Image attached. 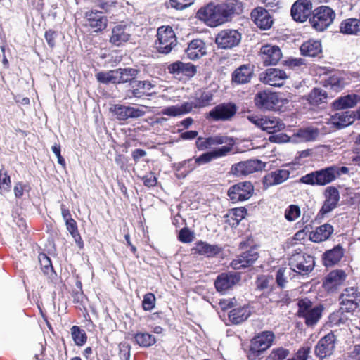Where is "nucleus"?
<instances>
[{
    "mask_svg": "<svg viewBox=\"0 0 360 360\" xmlns=\"http://www.w3.org/2000/svg\"><path fill=\"white\" fill-rule=\"evenodd\" d=\"M235 12L233 4H223L215 5L208 4L205 6L198 10L197 18L204 22L210 21V22H224L228 21Z\"/></svg>",
    "mask_w": 360,
    "mask_h": 360,
    "instance_id": "1",
    "label": "nucleus"
},
{
    "mask_svg": "<svg viewBox=\"0 0 360 360\" xmlns=\"http://www.w3.org/2000/svg\"><path fill=\"white\" fill-rule=\"evenodd\" d=\"M297 306V316L304 319L307 326L312 328L317 324L322 316V305H314L309 299L304 298L298 301Z\"/></svg>",
    "mask_w": 360,
    "mask_h": 360,
    "instance_id": "2",
    "label": "nucleus"
},
{
    "mask_svg": "<svg viewBox=\"0 0 360 360\" xmlns=\"http://www.w3.org/2000/svg\"><path fill=\"white\" fill-rule=\"evenodd\" d=\"M275 338L271 331H264L255 337L250 343L248 357L250 360H255L272 345Z\"/></svg>",
    "mask_w": 360,
    "mask_h": 360,
    "instance_id": "3",
    "label": "nucleus"
},
{
    "mask_svg": "<svg viewBox=\"0 0 360 360\" xmlns=\"http://www.w3.org/2000/svg\"><path fill=\"white\" fill-rule=\"evenodd\" d=\"M290 269L301 275L310 273L314 268V258L306 253L295 252L289 259Z\"/></svg>",
    "mask_w": 360,
    "mask_h": 360,
    "instance_id": "4",
    "label": "nucleus"
},
{
    "mask_svg": "<svg viewBox=\"0 0 360 360\" xmlns=\"http://www.w3.org/2000/svg\"><path fill=\"white\" fill-rule=\"evenodd\" d=\"M335 170L328 167L307 174L300 179V182L312 186H325L335 180Z\"/></svg>",
    "mask_w": 360,
    "mask_h": 360,
    "instance_id": "5",
    "label": "nucleus"
},
{
    "mask_svg": "<svg viewBox=\"0 0 360 360\" xmlns=\"http://www.w3.org/2000/svg\"><path fill=\"white\" fill-rule=\"evenodd\" d=\"M248 119L256 127L269 134L280 131L285 128V124L279 119L274 117L249 115Z\"/></svg>",
    "mask_w": 360,
    "mask_h": 360,
    "instance_id": "6",
    "label": "nucleus"
},
{
    "mask_svg": "<svg viewBox=\"0 0 360 360\" xmlns=\"http://www.w3.org/2000/svg\"><path fill=\"white\" fill-rule=\"evenodd\" d=\"M312 8L311 0H297L291 6L290 14L297 22H305L313 15Z\"/></svg>",
    "mask_w": 360,
    "mask_h": 360,
    "instance_id": "7",
    "label": "nucleus"
},
{
    "mask_svg": "<svg viewBox=\"0 0 360 360\" xmlns=\"http://www.w3.org/2000/svg\"><path fill=\"white\" fill-rule=\"evenodd\" d=\"M253 191L254 188L250 182H239L229 188L228 195L233 202H237L249 199L252 196Z\"/></svg>",
    "mask_w": 360,
    "mask_h": 360,
    "instance_id": "8",
    "label": "nucleus"
},
{
    "mask_svg": "<svg viewBox=\"0 0 360 360\" xmlns=\"http://www.w3.org/2000/svg\"><path fill=\"white\" fill-rule=\"evenodd\" d=\"M176 45V38L169 26L159 27V53H169Z\"/></svg>",
    "mask_w": 360,
    "mask_h": 360,
    "instance_id": "9",
    "label": "nucleus"
},
{
    "mask_svg": "<svg viewBox=\"0 0 360 360\" xmlns=\"http://www.w3.org/2000/svg\"><path fill=\"white\" fill-rule=\"evenodd\" d=\"M264 167V164L257 160H248L233 165L231 167V172L237 176H247L255 172L262 170Z\"/></svg>",
    "mask_w": 360,
    "mask_h": 360,
    "instance_id": "10",
    "label": "nucleus"
},
{
    "mask_svg": "<svg viewBox=\"0 0 360 360\" xmlns=\"http://www.w3.org/2000/svg\"><path fill=\"white\" fill-rule=\"evenodd\" d=\"M241 40V34L236 30H226L220 32L215 42L221 49H231L237 46Z\"/></svg>",
    "mask_w": 360,
    "mask_h": 360,
    "instance_id": "11",
    "label": "nucleus"
},
{
    "mask_svg": "<svg viewBox=\"0 0 360 360\" xmlns=\"http://www.w3.org/2000/svg\"><path fill=\"white\" fill-rule=\"evenodd\" d=\"M335 341L336 338L333 333L325 335L315 347L314 352L316 355L320 359L330 356L333 353Z\"/></svg>",
    "mask_w": 360,
    "mask_h": 360,
    "instance_id": "12",
    "label": "nucleus"
},
{
    "mask_svg": "<svg viewBox=\"0 0 360 360\" xmlns=\"http://www.w3.org/2000/svg\"><path fill=\"white\" fill-rule=\"evenodd\" d=\"M287 78L285 72L278 68H269L260 75L261 81L273 86H281Z\"/></svg>",
    "mask_w": 360,
    "mask_h": 360,
    "instance_id": "13",
    "label": "nucleus"
},
{
    "mask_svg": "<svg viewBox=\"0 0 360 360\" xmlns=\"http://www.w3.org/2000/svg\"><path fill=\"white\" fill-rule=\"evenodd\" d=\"M240 281V276L238 273H222L217 276L214 285L218 292H224L233 288Z\"/></svg>",
    "mask_w": 360,
    "mask_h": 360,
    "instance_id": "14",
    "label": "nucleus"
},
{
    "mask_svg": "<svg viewBox=\"0 0 360 360\" xmlns=\"http://www.w3.org/2000/svg\"><path fill=\"white\" fill-rule=\"evenodd\" d=\"M237 108L234 104L224 103L215 106L209 112V117L214 121L229 120L236 113Z\"/></svg>",
    "mask_w": 360,
    "mask_h": 360,
    "instance_id": "15",
    "label": "nucleus"
},
{
    "mask_svg": "<svg viewBox=\"0 0 360 360\" xmlns=\"http://www.w3.org/2000/svg\"><path fill=\"white\" fill-rule=\"evenodd\" d=\"M260 57L265 66L276 65L282 57V52L277 46L266 44L261 47Z\"/></svg>",
    "mask_w": 360,
    "mask_h": 360,
    "instance_id": "16",
    "label": "nucleus"
},
{
    "mask_svg": "<svg viewBox=\"0 0 360 360\" xmlns=\"http://www.w3.org/2000/svg\"><path fill=\"white\" fill-rule=\"evenodd\" d=\"M259 257L258 252L255 248L243 252L231 262V266L235 269H240L251 266Z\"/></svg>",
    "mask_w": 360,
    "mask_h": 360,
    "instance_id": "17",
    "label": "nucleus"
},
{
    "mask_svg": "<svg viewBox=\"0 0 360 360\" xmlns=\"http://www.w3.org/2000/svg\"><path fill=\"white\" fill-rule=\"evenodd\" d=\"M326 200L320 210L322 215L329 213L334 210L339 202L340 194L338 190L333 186L328 187L325 191Z\"/></svg>",
    "mask_w": 360,
    "mask_h": 360,
    "instance_id": "18",
    "label": "nucleus"
},
{
    "mask_svg": "<svg viewBox=\"0 0 360 360\" xmlns=\"http://www.w3.org/2000/svg\"><path fill=\"white\" fill-rule=\"evenodd\" d=\"M255 102L257 106L265 110L274 109L278 103V96L276 94L261 91L257 94L255 98Z\"/></svg>",
    "mask_w": 360,
    "mask_h": 360,
    "instance_id": "19",
    "label": "nucleus"
},
{
    "mask_svg": "<svg viewBox=\"0 0 360 360\" xmlns=\"http://www.w3.org/2000/svg\"><path fill=\"white\" fill-rule=\"evenodd\" d=\"M290 172L286 169H279L266 174L263 179L264 186L266 188L281 184L289 179Z\"/></svg>",
    "mask_w": 360,
    "mask_h": 360,
    "instance_id": "20",
    "label": "nucleus"
},
{
    "mask_svg": "<svg viewBox=\"0 0 360 360\" xmlns=\"http://www.w3.org/2000/svg\"><path fill=\"white\" fill-rule=\"evenodd\" d=\"M185 51L189 59L195 60L207 54V47L202 40L197 39L188 44Z\"/></svg>",
    "mask_w": 360,
    "mask_h": 360,
    "instance_id": "21",
    "label": "nucleus"
},
{
    "mask_svg": "<svg viewBox=\"0 0 360 360\" xmlns=\"http://www.w3.org/2000/svg\"><path fill=\"white\" fill-rule=\"evenodd\" d=\"M253 68L250 65H243L236 69L232 74V82L238 84H247L253 75Z\"/></svg>",
    "mask_w": 360,
    "mask_h": 360,
    "instance_id": "22",
    "label": "nucleus"
},
{
    "mask_svg": "<svg viewBox=\"0 0 360 360\" xmlns=\"http://www.w3.org/2000/svg\"><path fill=\"white\" fill-rule=\"evenodd\" d=\"M231 151V146H222L214 150L203 153L197 158L195 162L198 165L206 164L214 159L226 156Z\"/></svg>",
    "mask_w": 360,
    "mask_h": 360,
    "instance_id": "23",
    "label": "nucleus"
},
{
    "mask_svg": "<svg viewBox=\"0 0 360 360\" xmlns=\"http://www.w3.org/2000/svg\"><path fill=\"white\" fill-rule=\"evenodd\" d=\"M344 255V250L340 245H338L333 249L327 250L323 255V262L326 267L337 264Z\"/></svg>",
    "mask_w": 360,
    "mask_h": 360,
    "instance_id": "24",
    "label": "nucleus"
},
{
    "mask_svg": "<svg viewBox=\"0 0 360 360\" xmlns=\"http://www.w3.org/2000/svg\"><path fill=\"white\" fill-rule=\"evenodd\" d=\"M335 17V11L328 6H321L313 11V22L311 19L309 22H317L323 21L333 22Z\"/></svg>",
    "mask_w": 360,
    "mask_h": 360,
    "instance_id": "25",
    "label": "nucleus"
},
{
    "mask_svg": "<svg viewBox=\"0 0 360 360\" xmlns=\"http://www.w3.org/2000/svg\"><path fill=\"white\" fill-rule=\"evenodd\" d=\"M333 233V227L329 224H324L310 233L309 238L314 243L326 240Z\"/></svg>",
    "mask_w": 360,
    "mask_h": 360,
    "instance_id": "26",
    "label": "nucleus"
},
{
    "mask_svg": "<svg viewBox=\"0 0 360 360\" xmlns=\"http://www.w3.org/2000/svg\"><path fill=\"white\" fill-rule=\"evenodd\" d=\"M360 101V96L356 94H348L340 96L333 103L334 109L339 110L346 108H352L357 105Z\"/></svg>",
    "mask_w": 360,
    "mask_h": 360,
    "instance_id": "27",
    "label": "nucleus"
},
{
    "mask_svg": "<svg viewBox=\"0 0 360 360\" xmlns=\"http://www.w3.org/2000/svg\"><path fill=\"white\" fill-rule=\"evenodd\" d=\"M346 274L341 269L331 271L326 276L323 286L328 290H331L343 283L346 279Z\"/></svg>",
    "mask_w": 360,
    "mask_h": 360,
    "instance_id": "28",
    "label": "nucleus"
},
{
    "mask_svg": "<svg viewBox=\"0 0 360 360\" xmlns=\"http://www.w3.org/2000/svg\"><path fill=\"white\" fill-rule=\"evenodd\" d=\"M347 84L346 79L341 73H335L329 76L323 82L324 87L335 92L340 91Z\"/></svg>",
    "mask_w": 360,
    "mask_h": 360,
    "instance_id": "29",
    "label": "nucleus"
},
{
    "mask_svg": "<svg viewBox=\"0 0 360 360\" xmlns=\"http://www.w3.org/2000/svg\"><path fill=\"white\" fill-rule=\"evenodd\" d=\"M153 87V85L148 81H134L131 84V89L129 91L131 95L129 97L141 98L144 96L150 94V91Z\"/></svg>",
    "mask_w": 360,
    "mask_h": 360,
    "instance_id": "30",
    "label": "nucleus"
},
{
    "mask_svg": "<svg viewBox=\"0 0 360 360\" xmlns=\"http://www.w3.org/2000/svg\"><path fill=\"white\" fill-rule=\"evenodd\" d=\"M195 108V102H185L181 105H174L166 108L162 110V113L169 116H178L190 112Z\"/></svg>",
    "mask_w": 360,
    "mask_h": 360,
    "instance_id": "31",
    "label": "nucleus"
},
{
    "mask_svg": "<svg viewBox=\"0 0 360 360\" xmlns=\"http://www.w3.org/2000/svg\"><path fill=\"white\" fill-rule=\"evenodd\" d=\"M354 121V115L348 111L335 113L331 117V123L338 129L350 125Z\"/></svg>",
    "mask_w": 360,
    "mask_h": 360,
    "instance_id": "32",
    "label": "nucleus"
},
{
    "mask_svg": "<svg viewBox=\"0 0 360 360\" xmlns=\"http://www.w3.org/2000/svg\"><path fill=\"white\" fill-rule=\"evenodd\" d=\"M126 25L119 24L112 29V36L110 39V41L112 44L118 46L129 39L130 34L126 32Z\"/></svg>",
    "mask_w": 360,
    "mask_h": 360,
    "instance_id": "33",
    "label": "nucleus"
},
{
    "mask_svg": "<svg viewBox=\"0 0 360 360\" xmlns=\"http://www.w3.org/2000/svg\"><path fill=\"white\" fill-rule=\"evenodd\" d=\"M195 252L206 257H214L221 251V248L217 245H210L207 243L200 241L195 244L193 249Z\"/></svg>",
    "mask_w": 360,
    "mask_h": 360,
    "instance_id": "34",
    "label": "nucleus"
},
{
    "mask_svg": "<svg viewBox=\"0 0 360 360\" xmlns=\"http://www.w3.org/2000/svg\"><path fill=\"white\" fill-rule=\"evenodd\" d=\"M250 316L248 306L232 309L229 314V319L233 324H240Z\"/></svg>",
    "mask_w": 360,
    "mask_h": 360,
    "instance_id": "35",
    "label": "nucleus"
},
{
    "mask_svg": "<svg viewBox=\"0 0 360 360\" xmlns=\"http://www.w3.org/2000/svg\"><path fill=\"white\" fill-rule=\"evenodd\" d=\"M300 51L304 56H317L321 52V43L319 41L309 40L302 44Z\"/></svg>",
    "mask_w": 360,
    "mask_h": 360,
    "instance_id": "36",
    "label": "nucleus"
},
{
    "mask_svg": "<svg viewBox=\"0 0 360 360\" xmlns=\"http://www.w3.org/2000/svg\"><path fill=\"white\" fill-rule=\"evenodd\" d=\"M117 84L131 82L139 73V70L132 68H117Z\"/></svg>",
    "mask_w": 360,
    "mask_h": 360,
    "instance_id": "37",
    "label": "nucleus"
},
{
    "mask_svg": "<svg viewBox=\"0 0 360 360\" xmlns=\"http://www.w3.org/2000/svg\"><path fill=\"white\" fill-rule=\"evenodd\" d=\"M134 342L142 347H148L156 342L155 337L147 332H138L132 334Z\"/></svg>",
    "mask_w": 360,
    "mask_h": 360,
    "instance_id": "38",
    "label": "nucleus"
},
{
    "mask_svg": "<svg viewBox=\"0 0 360 360\" xmlns=\"http://www.w3.org/2000/svg\"><path fill=\"white\" fill-rule=\"evenodd\" d=\"M253 22H274L269 11L262 6L254 8L250 13Z\"/></svg>",
    "mask_w": 360,
    "mask_h": 360,
    "instance_id": "39",
    "label": "nucleus"
},
{
    "mask_svg": "<svg viewBox=\"0 0 360 360\" xmlns=\"http://www.w3.org/2000/svg\"><path fill=\"white\" fill-rule=\"evenodd\" d=\"M38 259L41 266V269L45 275L49 277H53V274L56 275L51 260L46 254L44 252L39 253Z\"/></svg>",
    "mask_w": 360,
    "mask_h": 360,
    "instance_id": "40",
    "label": "nucleus"
},
{
    "mask_svg": "<svg viewBox=\"0 0 360 360\" xmlns=\"http://www.w3.org/2000/svg\"><path fill=\"white\" fill-rule=\"evenodd\" d=\"M71 336L77 346H83L87 341L86 332L77 326H73L71 329Z\"/></svg>",
    "mask_w": 360,
    "mask_h": 360,
    "instance_id": "41",
    "label": "nucleus"
},
{
    "mask_svg": "<svg viewBox=\"0 0 360 360\" xmlns=\"http://www.w3.org/2000/svg\"><path fill=\"white\" fill-rule=\"evenodd\" d=\"M319 135V131L314 127H307L300 129L297 133V136L302 141H310L315 140Z\"/></svg>",
    "mask_w": 360,
    "mask_h": 360,
    "instance_id": "42",
    "label": "nucleus"
},
{
    "mask_svg": "<svg viewBox=\"0 0 360 360\" xmlns=\"http://www.w3.org/2000/svg\"><path fill=\"white\" fill-rule=\"evenodd\" d=\"M327 98L328 94L326 91L321 89H314L309 95V101L313 105L326 103Z\"/></svg>",
    "mask_w": 360,
    "mask_h": 360,
    "instance_id": "43",
    "label": "nucleus"
},
{
    "mask_svg": "<svg viewBox=\"0 0 360 360\" xmlns=\"http://www.w3.org/2000/svg\"><path fill=\"white\" fill-rule=\"evenodd\" d=\"M116 70H109L108 72H100L96 75L97 80L103 84H117Z\"/></svg>",
    "mask_w": 360,
    "mask_h": 360,
    "instance_id": "44",
    "label": "nucleus"
},
{
    "mask_svg": "<svg viewBox=\"0 0 360 360\" xmlns=\"http://www.w3.org/2000/svg\"><path fill=\"white\" fill-rule=\"evenodd\" d=\"M209 142L210 148L213 146L226 144V146H231L232 148V146L235 143L234 139L233 138L221 134L209 136Z\"/></svg>",
    "mask_w": 360,
    "mask_h": 360,
    "instance_id": "45",
    "label": "nucleus"
},
{
    "mask_svg": "<svg viewBox=\"0 0 360 360\" xmlns=\"http://www.w3.org/2000/svg\"><path fill=\"white\" fill-rule=\"evenodd\" d=\"M112 113L115 115L117 120L120 121H125L129 119V107L120 104H115L110 108Z\"/></svg>",
    "mask_w": 360,
    "mask_h": 360,
    "instance_id": "46",
    "label": "nucleus"
},
{
    "mask_svg": "<svg viewBox=\"0 0 360 360\" xmlns=\"http://www.w3.org/2000/svg\"><path fill=\"white\" fill-rule=\"evenodd\" d=\"M348 319L347 314L339 309L329 316V323L332 326H338L345 323Z\"/></svg>",
    "mask_w": 360,
    "mask_h": 360,
    "instance_id": "47",
    "label": "nucleus"
},
{
    "mask_svg": "<svg viewBox=\"0 0 360 360\" xmlns=\"http://www.w3.org/2000/svg\"><path fill=\"white\" fill-rule=\"evenodd\" d=\"M85 18L90 22H106L108 18L104 13L98 10H90L85 13Z\"/></svg>",
    "mask_w": 360,
    "mask_h": 360,
    "instance_id": "48",
    "label": "nucleus"
},
{
    "mask_svg": "<svg viewBox=\"0 0 360 360\" xmlns=\"http://www.w3.org/2000/svg\"><path fill=\"white\" fill-rule=\"evenodd\" d=\"M290 354L288 349L280 347L271 350L267 360H284Z\"/></svg>",
    "mask_w": 360,
    "mask_h": 360,
    "instance_id": "49",
    "label": "nucleus"
},
{
    "mask_svg": "<svg viewBox=\"0 0 360 360\" xmlns=\"http://www.w3.org/2000/svg\"><path fill=\"white\" fill-rule=\"evenodd\" d=\"M11 181L8 172L3 167L0 169V189L5 192L10 191Z\"/></svg>",
    "mask_w": 360,
    "mask_h": 360,
    "instance_id": "50",
    "label": "nucleus"
},
{
    "mask_svg": "<svg viewBox=\"0 0 360 360\" xmlns=\"http://www.w3.org/2000/svg\"><path fill=\"white\" fill-rule=\"evenodd\" d=\"M339 299L352 300L353 301L358 302L360 300V292H359L357 289L354 287L347 288L341 293Z\"/></svg>",
    "mask_w": 360,
    "mask_h": 360,
    "instance_id": "51",
    "label": "nucleus"
},
{
    "mask_svg": "<svg viewBox=\"0 0 360 360\" xmlns=\"http://www.w3.org/2000/svg\"><path fill=\"white\" fill-rule=\"evenodd\" d=\"M290 270V269H288L287 268H280L277 271L276 281L278 285L281 288H284L285 286Z\"/></svg>",
    "mask_w": 360,
    "mask_h": 360,
    "instance_id": "52",
    "label": "nucleus"
},
{
    "mask_svg": "<svg viewBox=\"0 0 360 360\" xmlns=\"http://www.w3.org/2000/svg\"><path fill=\"white\" fill-rule=\"evenodd\" d=\"M340 300V309L346 314L352 313L358 307V302L352 300Z\"/></svg>",
    "mask_w": 360,
    "mask_h": 360,
    "instance_id": "53",
    "label": "nucleus"
},
{
    "mask_svg": "<svg viewBox=\"0 0 360 360\" xmlns=\"http://www.w3.org/2000/svg\"><path fill=\"white\" fill-rule=\"evenodd\" d=\"M300 216V209L295 205H290L285 212V217L289 221L296 220Z\"/></svg>",
    "mask_w": 360,
    "mask_h": 360,
    "instance_id": "54",
    "label": "nucleus"
},
{
    "mask_svg": "<svg viewBox=\"0 0 360 360\" xmlns=\"http://www.w3.org/2000/svg\"><path fill=\"white\" fill-rule=\"evenodd\" d=\"M213 96L210 92H202L195 102V108H202L208 105L212 101Z\"/></svg>",
    "mask_w": 360,
    "mask_h": 360,
    "instance_id": "55",
    "label": "nucleus"
},
{
    "mask_svg": "<svg viewBox=\"0 0 360 360\" xmlns=\"http://www.w3.org/2000/svg\"><path fill=\"white\" fill-rule=\"evenodd\" d=\"M340 32L346 34H358L360 32V24H341Z\"/></svg>",
    "mask_w": 360,
    "mask_h": 360,
    "instance_id": "56",
    "label": "nucleus"
},
{
    "mask_svg": "<svg viewBox=\"0 0 360 360\" xmlns=\"http://www.w3.org/2000/svg\"><path fill=\"white\" fill-rule=\"evenodd\" d=\"M178 238L180 241L188 243L194 240L195 234L190 229L184 227L180 230Z\"/></svg>",
    "mask_w": 360,
    "mask_h": 360,
    "instance_id": "57",
    "label": "nucleus"
},
{
    "mask_svg": "<svg viewBox=\"0 0 360 360\" xmlns=\"http://www.w3.org/2000/svg\"><path fill=\"white\" fill-rule=\"evenodd\" d=\"M193 2V0H169L167 2V6L182 10L191 5Z\"/></svg>",
    "mask_w": 360,
    "mask_h": 360,
    "instance_id": "58",
    "label": "nucleus"
},
{
    "mask_svg": "<svg viewBox=\"0 0 360 360\" xmlns=\"http://www.w3.org/2000/svg\"><path fill=\"white\" fill-rule=\"evenodd\" d=\"M155 305V297L153 293H147L143 297L142 302L143 309L145 311H150L154 308Z\"/></svg>",
    "mask_w": 360,
    "mask_h": 360,
    "instance_id": "59",
    "label": "nucleus"
},
{
    "mask_svg": "<svg viewBox=\"0 0 360 360\" xmlns=\"http://www.w3.org/2000/svg\"><path fill=\"white\" fill-rule=\"evenodd\" d=\"M284 65L291 69L296 70L306 65L305 60L297 58H290L285 60Z\"/></svg>",
    "mask_w": 360,
    "mask_h": 360,
    "instance_id": "60",
    "label": "nucleus"
},
{
    "mask_svg": "<svg viewBox=\"0 0 360 360\" xmlns=\"http://www.w3.org/2000/svg\"><path fill=\"white\" fill-rule=\"evenodd\" d=\"M96 6L103 9L105 13L108 12L112 7H115L117 0H95Z\"/></svg>",
    "mask_w": 360,
    "mask_h": 360,
    "instance_id": "61",
    "label": "nucleus"
},
{
    "mask_svg": "<svg viewBox=\"0 0 360 360\" xmlns=\"http://www.w3.org/2000/svg\"><path fill=\"white\" fill-rule=\"evenodd\" d=\"M31 190V187L29 184H24L22 182H17L14 186V194L17 198H20L23 194L24 191L29 192Z\"/></svg>",
    "mask_w": 360,
    "mask_h": 360,
    "instance_id": "62",
    "label": "nucleus"
},
{
    "mask_svg": "<svg viewBox=\"0 0 360 360\" xmlns=\"http://www.w3.org/2000/svg\"><path fill=\"white\" fill-rule=\"evenodd\" d=\"M58 37L57 32L53 30H48L45 32L44 37L45 39L51 49H53L56 46V39Z\"/></svg>",
    "mask_w": 360,
    "mask_h": 360,
    "instance_id": "63",
    "label": "nucleus"
},
{
    "mask_svg": "<svg viewBox=\"0 0 360 360\" xmlns=\"http://www.w3.org/2000/svg\"><path fill=\"white\" fill-rule=\"evenodd\" d=\"M310 354V347L308 346H304L300 348L296 354L295 360H307Z\"/></svg>",
    "mask_w": 360,
    "mask_h": 360,
    "instance_id": "64",
    "label": "nucleus"
}]
</instances>
